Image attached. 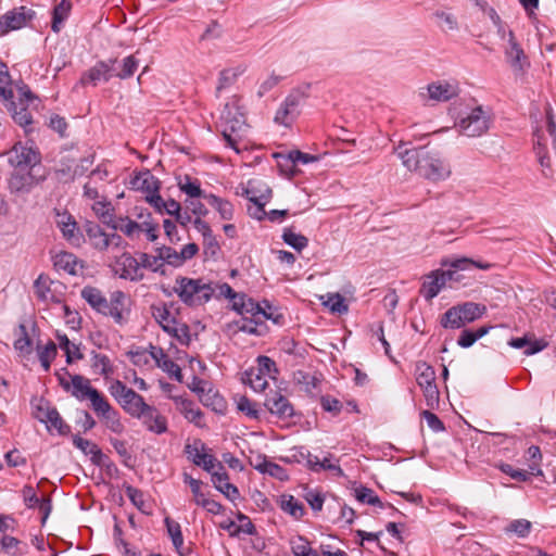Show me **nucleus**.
Wrapping results in <instances>:
<instances>
[{
    "instance_id": "obj_1",
    "label": "nucleus",
    "mask_w": 556,
    "mask_h": 556,
    "mask_svg": "<svg viewBox=\"0 0 556 556\" xmlns=\"http://www.w3.org/2000/svg\"><path fill=\"white\" fill-rule=\"evenodd\" d=\"M399 156L408 170L433 182L445 180L452 174L450 164L437 152L426 148L400 151Z\"/></svg>"
},
{
    "instance_id": "obj_2",
    "label": "nucleus",
    "mask_w": 556,
    "mask_h": 556,
    "mask_svg": "<svg viewBox=\"0 0 556 556\" xmlns=\"http://www.w3.org/2000/svg\"><path fill=\"white\" fill-rule=\"evenodd\" d=\"M81 298L96 312L112 317L116 324L123 325L126 321V294L123 291L116 290L112 292L110 300H108L98 288L86 286L81 290Z\"/></svg>"
},
{
    "instance_id": "obj_3",
    "label": "nucleus",
    "mask_w": 556,
    "mask_h": 556,
    "mask_svg": "<svg viewBox=\"0 0 556 556\" xmlns=\"http://www.w3.org/2000/svg\"><path fill=\"white\" fill-rule=\"evenodd\" d=\"M174 291L182 303L188 306H199L208 302L215 293L212 283L203 279H192L188 277H177Z\"/></svg>"
},
{
    "instance_id": "obj_4",
    "label": "nucleus",
    "mask_w": 556,
    "mask_h": 556,
    "mask_svg": "<svg viewBox=\"0 0 556 556\" xmlns=\"http://www.w3.org/2000/svg\"><path fill=\"white\" fill-rule=\"evenodd\" d=\"M486 306L475 302H465L448 308L441 317V325L447 329H459L482 317Z\"/></svg>"
},
{
    "instance_id": "obj_5",
    "label": "nucleus",
    "mask_w": 556,
    "mask_h": 556,
    "mask_svg": "<svg viewBox=\"0 0 556 556\" xmlns=\"http://www.w3.org/2000/svg\"><path fill=\"white\" fill-rule=\"evenodd\" d=\"M491 124V114L482 106H477L466 116L462 117L455 126L459 134L469 138H476L486 134Z\"/></svg>"
},
{
    "instance_id": "obj_6",
    "label": "nucleus",
    "mask_w": 556,
    "mask_h": 556,
    "mask_svg": "<svg viewBox=\"0 0 556 556\" xmlns=\"http://www.w3.org/2000/svg\"><path fill=\"white\" fill-rule=\"evenodd\" d=\"M0 97L5 101H10L9 110L12 113V117L15 123L20 126H27L31 123V114L27 110L26 105H22V103H16L12 101L13 99V89H12V80L8 71V67L4 63L0 61Z\"/></svg>"
},
{
    "instance_id": "obj_7",
    "label": "nucleus",
    "mask_w": 556,
    "mask_h": 556,
    "mask_svg": "<svg viewBox=\"0 0 556 556\" xmlns=\"http://www.w3.org/2000/svg\"><path fill=\"white\" fill-rule=\"evenodd\" d=\"M111 267L112 271L124 280L138 282L144 278L139 261L128 252L116 256Z\"/></svg>"
},
{
    "instance_id": "obj_8",
    "label": "nucleus",
    "mask_w": 556,
    "mask_h": 556,
    "mask_svg": "<svg viewBox=\"0 0 556 556\" xmlns=\"http://www.w3.org/2000/svg\"><path fill=\"white\" fill-rule=\"evenodd\" d=\"M504 52L515 76H523L530 67V61L511 30L508 31V45Z\"/></svg>"
},
{
    "instance_id": "obj_9",
    "label": "nucleus",
    "mask_w": 556,
    "mask_h": 556,
    "mask_svg": "<svg viewBox=\"0 0 556 556\" xmlns=\"http://www.w3.org/2000/svg\"><path fill=\"white\" fill-rule=\"evenodd\" d=\"M222 119L225 122V128L223 129V137L227 142V146L233 149L237 153L240 152L238 147L241 136L240 131L245 127V122L242 114L239 116L231 117V112L228 105L225 106V110L222 113Z\"/></svg>"
},
{
    "instance_id": "obj_10",
    "label": "nucleus",
    "mask_w": 556,
    "mask_h": 556,
    "mask_svg": "<svg viewBox=\"0 0 556 556\" xmlns=\"http://www.w3.org/2000/svg\"><path fill=\"white\" fill-rule=\"evenodd\" d=\"M9 163L17 168H33L41 161L40 153L33 147L24 146L22 142H17L8 152Z\"/></svg>"
},
{
    "instance_id": "obj_11",
    "label": "nucleus",
    "mask_w": 556,
    "mask_h": 556,
    "mask_svg": "<svg viewBox=\"0 0 556 556\" xmlns=\"http://www.w3.org/2000/svg\"><path fill=\"white\" fill-rule=\"evenodd\" d=\"M427 93L421 92L424 99L432 100L434 102H446L456 98L460 88L455 80H438L429 84L426 88Z\"/></svg>"
},
{
    "instance_id": "obj_12",
    "label": "nucleus",
    "mask_w": 556,
    "mask_h": 556,
    "mask_svg": "<svg viewBox=\"0 0 556 556\" xmlns=\"http://www.w3.org/2000/svg\"><path fill=\"white\" fill-rule=\"evenodd\" d=\"M442 266H448L451 268H454V270H441L439 269V274L441 278L444 279V285H446L448 281H459L460 276L457 275L456 270H466L470 266H475L482 270H488L492 267V264L488 262H480V261H473L468 257H460L453 261L444 260L441 263Z\"/></svg>"
},
{
    "instance_id": "obj_13",
    "label": "nucleus",
    "mask_w": 556,
    "mask_h": 556,
    "mask_svg": "<svg viewBox=\"0 0 556 556\" xmlns=\"http://www.w3.org/2000/svg\"><path fill=\"white\" fill-rule=\"evenodd\" d=\"M304 97L300 92L290 93L276 112L274 121L286 127L290 126L300 115V108Z\"/></svg>"
},
{
    "instance_id": "obj_14",
    "label": "nucleus",
    "mask_w": 556,
    "mask_h": 556,
    "mask_svg": "<svg viewBox=\"0 0 556 556\" xmlns=\"http://www.w3.org/2000/svg\"><path fill=\"white\" fill-rule=\"evenodd\" d=\"M34 15V12L21 7L12 10L0 17V36L8 34L10 30H16L26 25Z\"/></svg>"
},
{
    "instance_id": "obj_15",
    "label": "nucleus",
    "mask_w": 556,
    "mask_h": 556,
    "mask_svg": "<svg viewBox=\"0 0 556 556\" xmlns=\"http://www.w3.org/2000/svg\"><path fill=\"white\" fill-rule=\"evenodd\" d=\"M36 418L47 425L48 430L55 429L59 434H67L71 430L70 426L66 425L59 412L54 407H50L48 404L42 406L39 405L36 412Z\"/></svg>"
},
{
    "instance_id": "obj_16",
    "label": "nucleus",
    "mask_w": 556,
    "mask_h": 556,
    "mask_svg": "<svg viewBox=\"0 0 556 556\" xmlns=\"http://www.w3.org/2000/svg\"><path fill=\"white\" fill-rule=\"evenodd\" d=\"M152 314L164 331L180 339L178 331H182L187 336L188 327L186 325L178 326L169 309L163 306H152Z\"/></svg>"
},
{
    "instance_id": "obj_17",
    "label": "nucleus",
    "mask_w": 556,
    "mask_h": 556,
    "mask_svg": "<svg viewBox=\"0 0 556 556\" xmlns=\"http://www.w3.org/2000/svg\"><path fill=\"white\" fill-rule=\"evenodd\" d=\"M150 356L156 363L157 367L168 374L176 381H182V374L180 367L169 358L165 351L160 346H150Z\"/></svg>"
},
{
    "instance_id": "obj_18",
    "label": "nucleus",
    "mask_w": 556,
    "mask_h": 556,
    "mask_svg": "<svg viewBox=\"0 0 556 556\" xmlns=\"http://www.w3.org/2000/svg\"><path fill=\"white\" fill-rule=\"evenodd\" d=\"M116 60L100 61L92 66L83 77L81 83L97 85L99 81H109L114 76Z\"/></svg>"
},
{
    "instance_id": "obj_19",
    "label": "nucleus",
    "mask_w": 556,
    "mask_h": 556,
    "mask_svg": "<svg viewBox=\"0 0 556 556\" xmlns=\"http://www.w3.org/2000/svg\"><path fill=\"white\" fill-rule=\"evenodd\" d=\"M135 418L142 419L146 428L153 433L162 434L167 431L166 418L162 416L155 407L149 404L142 409V413Z\"/></svg>"
},
{
    "instance_id": "obj_20",
    "label": "nucleus",
    "mask_w": 556,
    "mask_h": 556,
    "mask_svg": "<svg viewBox=\"0 0 556 556\" xmlns=\"http://www.w3.org/2000/svg\"><path fill=\"white\" fill-rule=\"evenodd\" d=\"M202 450H199L195 445H187L186 453L188 457L197 466H201L205 471L212 472L216 471L215 468L223 470V465L218 462L213 455L206 454Z\"/></svg>"
},
{
    "instance_id": "obj_21",
    "label": "nucleus",
    "mask_w": 556,
    "mask_h": 556,
    "mask_svg": "<svg viewBox=\"0 0 556 556\" xmlns=\"http://www.w3.org/2000/svg\"><path fill=\"white\" fill-rule=\"evenodd\" d=\"M264 405L267 409L279 418H290L294 415V409L289 400L279 392L268 395Z\"/></svg>"
},
{
    "instance_id": "obj_22",
    "label": "nucleus",
    "mask_w": 556,
    "mask_h": 556,
    "mask_svg": "<svg viewBox=\"0 0 556 556\" xmlns=\"http://www.w3.org/2000/svg\"><path fill=\"white\" fill-rule=\"evenodd\" d=\"M233 308L241 315L250 314L254 318L274 319L273 313H266L265 307L244 294H240L238 301L233 302Z\"/></svg>"
},
{
    "instance_id": "obj_23",
    "label": "nucleus",
    "mask_w": 556,
    "mask_h": 556,
    "mask_svg": "<svg viewBox=\"0 0 556 556\" xmlns=\"http://www.w3.org/2000/svg\"><path fill=\"white\" fill-rule=\"evenodd\" d=\"M73 444L80 450L85 455L90 456V460L96 466H104L108 460V456L102 453L99 446L78 434L73 435Z\"/></svg>"
},
{
    "instance_id": "obj_24",
    "label": "nucleus",
    "mask_w": 556,
    "mask_h": 556,
    "mask_svg": "<svg viewBox=\"0 0 556 556\" xmlns=\"http://www.w3.org/2000/svg\"><path fill=\"white\" fill-rule=\"evenodd\" d=\"M243 194L249 201L268 202L273 197L271 188L260 178L250 179Z\"/></svg>"
},
{
    "instance_id": "obj_25",
    "label": "nucleus",
    "mask_w": 556,
    "mask_h": 556,
    "mask_svg": "<svg viewBox=\"0 0 556 556\" xmlns=\"http://www.w3.org/2000/svg\"><path fill=\"white\" fill-rule=\"evenodd\" d=\"M212 482L213 485L222 492L228 500L235 502L239 497V490L236 485L228 482V475L223 468V470L216 469V471L212 472Z\"/></svg>"
},
{
    "instance_id": "obj_26",
    "label": "nucleus",
    "mask_w": 556,
    "mask_h": 556,
    "mask_svg": "<svg viewBox=\"0 0 556 556\" xmlns=\"http://www.w3.org/2000/svg\"><path fill=\"white\" fill-rule=\"evenodd\" d=\"M445 287L444 279L441 278L439 269L432 270L425 277L422 286L420 288V294L427 300L431 301L434 299L440 291Z\"/></svg>"
},
{
    "instance_id": "obj_27",
    "label": "nucleus",
    "mask_w": 556,
    "mask_h": 556,
    "mask_svg": "<svg viewBox=\"0 0 556 556\" xmlns=\"http://www.w3.org/2000/svg\"><path fill=\"white\" fill-rule=\"evenodd\" d=\"M508 345L514 349H525V355L530 356L544 350L547 346V342L544 340H532L525 336L522 338H511L508 341Z\"/></svg>"
},
{
    "instance_id": "obj_28",
    "label": "nucleus",
    "mask_w": 556,
    "mask_h": 556,
    "mask_svg": "<svg viewBox=\"0 0 556 556\" xmlns=\"http://www.w3.org/2000/svg\"><path fill=\"white\" fill-rule=\"evenodd\" d=\"M86 235L92 247L99 251L108 250V233L93 222H87L85 225Z\"/></svg>"
},
{
    "instance_id": "obj_29",
    "label": "nucleus",
    "mask_w": 556,
    "mask_h": 556,
    "mask_svg": "<svg viewBox=\"0 0 556 556\" xmlns=\"http://www.w3.org/2000/svg\"><path fill=\"white\" fill-rule=\"evenodd\" d=\"M279 507L282 511L290 515L294 519H301L305 514L304 505L293 495L282 494L279 498Z\"/></svg>"
},
{
    "instance_id": "obj_30",
    "label": "nucleus",
    "mask_w": 556,
    "mask_h": 556,
    "mask_svg": "<svg viewBox=\"0 0 556 556\" xmlns=\"http://www.w3.org/2000/svg\"><path fill=\"white\" fill-rule=\"evenodd\" d=\"M33 187V176L29 172L15 170L9 179V189L12 193L28 192Z\"/></svg>"
},
{
    "instance_id": "obj_31",
    "label": "nucleus",
    "mask_w": 556,
    "mask_h": 556,
    "mask_svg": "<svg viewBox=\"0 0 556 556\" xmlns=\"http://www.w3.org/2000/svg\"><path fill=\"white\" fill-rule=\"evenodd\" d=\"M331 459H332V456L330 454L328 456L324 457L323 459H319L318 456L307 453V464L312 470H314V471L330 470V471H334L338 476H343V471H342L341 467L339 465L332 463Z\"/></svg>"
},
{
    "instance_id": "obj_32",
    "label": "nucleus",
    "mask_w": 556,
    "mask_h": 556,
    "mask_svg": "<svg viewBox=\"0 0 556 556\" xmlns=\"http://www.w3.org/2000/svg\"><path fill=\"white\" fill-rule=\"evenodd\" d=\"M203 198L207 201V203L213 206L222 219L230 220L233 217V205L225 199H222L215 194L203 195Z\"/></svg>"
},
{
    "instance_id": "obj_33",
    "label": "nucleus",
    "mask_w": 556,
    "mask_h": 556,
    "mask_svg": "<svg viewBox=\"0 0 556 556\" xmlns=\"http://www.w3.org/2000/svg\"><path fill=\"white\" fill-rule=\"evenodd\" d=\"M236 326H237L238 330L249 333V334H255V336H262L266 329L264 319L261 317H258V318L242 317L241 319L236 321Z\"/></svg>"
},
{
    "instance_id": "obj_34",
    "label": "nucleus",
    "mask_w": 556,
    "mask_h": 556,
    "mask_svg": "<svg viewBox=\"0 0 556 556\" xmlns=\"http://www.w3.org/2000/svg\"><path fill=\"white\" fill-rule=\"evenodd\" d=\"M147 405L143 397L134 390L130 391L121 404L123 409L132 417L139 416Z\"/></svg>"
},
{
    "instance_id": "obj_35",
    "label": "nucleus",
    "mask_w": 556,
    "mask_h": 556,
    "mask_svg": "<svg viewBox=\"0 0 556 556\" xmlns=\"http://www.w3.org/2000/svg\"><path fill=\"white\" fill-rule=\"evenodd\" d=\"M94 388L91 387L90 381L80 376V375H74L72 376V388L71 392L74 397H76L79 401H84L88 399V395L93 391Z\"/></svg>"
},
{
    "instance_id": "obj_36",
    "label": "nucleus",
    "mask_w": 556,
    "mask_h": 556,
    "mask_svg": "<svg viewBox=\"0 0 556 556\" xmlns=\"http://www.w3.org/2000/svg\"><path fill=\"white\" fill-rule=\"evenodd\" d=\"M134 189L142 190L147 194H151L159 190L157 180L150 174V172L140 173L131 180Z\"/></svg>"
},
{
    "instance_id": "obj_37",
    "label": "nucleus",
    "mask_w": 556,
    "mask_h": 556,
    "mask_svg": "<svg viewBox=\"0 0 556 556\" xmlns=\"http://www.w3.org/2000/svg\"><path fill=\"white\" fill-rule=\"evenodd\" d=\"M15 336L17 337L13 343L15 351L22 356L29 355L31 353V340L24 324L18 325Z\"/></svg>"
},
{
    "instance_id": "obj_38",
    "label": "nucleus",
    "mask_w": 556,
    "mask_h": 556,
    "mask_svg": "<svg viewBox=\"0 0 556 556\" xmlns=\"http://www.w3.org/2000/svg\"><path fill=\"white\" fill-rule=\"evenodd\" d=\"M491 328V326H482L475 331L464 329L458 337L457 344L464 349L470 348L477 340L484 337Z\"/></svg>"
},
{
    "instance_id": "obj_39",
    "label": "nucleus",
    "mask_w": 556,
    "mask_h": 556,
    "mask_svg": "<svg viewBox=\"0 0 556 556\" xmlns=\"http://www.w3.org/2000/svg\"><path fill=\"white\" fill-rule=\"evenodd\" d=\"M534 151L542 166L543 175L547 178H552L554 175L552 157L545 146L541 143L540 138H538V141L534 143Z\"/></svg>"
},
{
    "instance_id": "obj_40",
    "label": "nucleus",
    "mask_w": 556,
    "mask_h": 556,
    "mask_svg": "<svg viewBox=\"0 0 556 556\" xmlns=\"http://www.w3.org/2000/svg\"><path fill=\"white\" fill-rule=\"evenodd\" d=\"M180 413L185 416V418L197 425L198 427H203L202 424L203 420V413L199 407H197L191 401L189 400H181L180 401Z\"/></svg>"
},
{
    "instance_id": "obj_41",
    "label": "nucleus",
    "mask_w": 556,
    "mask_h": 556,
    "mask_svg": "<svg viewBox=\"0 0 556 556\" xmlns=\"http://www.w3.org/2000/svg\"><path fill=\"white\" fill-rule=\"evenodd\" d=\"M72 9V3L70 0H62L55 8L53 9V18L51 28L54 33H59L62 27V23L67 18Z\"/></svg>"
},
{
    "instance_id": "obj_42",
    "label": "nucleus",
    "mask_w": 556,
    "mask_h": 556,
    "mask_svg": "<svg viewBox=\"0 0 556 556\" xmlns=\"http://www.w3.org/2000/svg\"><path fill=\"white\" fill-rule=\"evenodd\" d=\"M416 381L420 388L427 387L435 382V371L432 366L425 362L416 365Z\"/></svg>"
},
{
    "instance_id": "obj_43",
    "label": "nucleus",
    "mask_w": 556,
    "mask_h": 556,
    "mask_svg": "<svg viewBox=\"0 0 556 556\" xmlns=\"http://www.w3.org/2000/svg\"><path fill=\"white\" fill-rule=\"evenodd\" d=\"M54 266L71 275L77 274V258L73 253H58L54 257Z\"/></svg>"
},
{
    "instance_id": "obj_44",
    "label": "nucleus",
    "mask_w": 556,
    "mask_h": 556,
    "mask_svg": "<svg viewBox=\"0 0 556 556\" xmlns=\"http://www.w3.org/2000/svg\"><path fill=\"white\" fill-rule=\"evenodd\" d=\"M244 68L238 66L236 68H226L223 70L219 74L218 85L216 87V92L219 93L222 90L230 87L236 83L238 77L243 74Z\"/></svg>"
},
{
    "instance_id": "obj_45",
    "label": "nucleus",
    "mask_w": 556,
    "mask_h": 556,
    "mask_svg": "<svg viewBox=\"0 0 556 556\" xmlns=\"http://www.w3.org/2000/svg\"><path fill=\"white\" fill-rule=\"evenodd\" d=\"M323 304L328 307L331 313L343 315L349 312V305L340 293H327Z\"/></svg>"
},
{
    "instance_id": "obj_46",
    "label": "nucleus",
    "mask_w": 556,
    "mask_h": 556,
    "mask_svg": "<svg viewBox=\"0 0 556 556\" xmlns=\"http://www.w3.org/2000/svg\"><path fill=\"white\" fill-rule=\"evenodd\" d=\"M88 399L91 403V408L99 417H102L113 408L106 397L97 389L91 391V393L88 395Z\"/></svg>"
},
{
    "instance_id": "obj_47",
    "label": "nucleus",
    "mask_w": 556,
    "mask_h": 556,
    "mask_svg": "<svg viewBox=\"0 0 556 556\" xmlns=\"http://www.w3.org/2000/svg\"><path fill=\"white\" fill-rule=\"evenodd\" d=\"M290 546L294 556H319L317 551L312 548L309 541L303 536L291 539Z\"/></svg>"
},
{
    "instance_id": "obj_48",
    "label": "nucleus",
    "mask_w": 556,
    "mask_h": 556,
    "mask_svg": "<svg viewBox=\"0 0 556 556\" xmlns=\"http://www.w3.org/2000/svg\"><path fill=\"white\" fill-rule=\"evenodd\" d=\"M282 240L298 252H301L308 245V239L301 233H296L292 228L283 230Z\"/></svg>"
},
{
    "instance_id": "obj_49",
    "label": "nucleus",
    "mask_w": 556,
    "mask_h": 556,
    "mask_svg": "<svg viewBox=\"0 0 556 556\" xmlns=\"http://www.w3.org/2000/svg\"><path fill=\"white\" fill-rule=\"evenodd\" d=\"M59 345L66 354V362L71 364L75 359H81L84 357L79 350V346L70 341L67 336H58Z\"/></svg>"
},
{
    "instance_id": "obj_50",
    "label": "nucleus",
    "mask_w": 556,
    "mask_h": 556,
    "mask_svg": "<svg viewBox=\"0 0 556 556\" xmlns=\"http://www.w3.org/2000/svg\"><path fill=\"white\" fill-rule=\"evenodd\" d=\"M59 225H60L61 231L66 240L71 241L72 243H75V244L79 243V241H80L79 231H78L76 222L71 216H67L66 220L62 219L59 223Z\"/></svg>"
},
{
    "instance_id": "obj_51",
    "label": "nucleus",
    "mask_w": 556,
    "mask_h": 556,
    "mask_svg": "<svg viewBox=\"0 0 556 556\" xmlns=\"http://www.w3.org/2000/svg\"><path fill=\"white\" fill-rule=\"evenodd\" d=\"M244 375L245 381L255 392H262L267 388L268 382L265 379V375L258 372V369L251 368L250 370H247Z\"/></svg>"
},
{
    "instance_id": "obj_52",
    "label": "nucleus",
    "mask_w": 556,
    "mask_h": 556,
    "mask_svg": "<svg viewBox=\"0 0 556 556\" xmlns=\"http://www.w3.org/2000/svg\"><path fill=\"white\" fill-rule=\"evenodd\" d=\"M91 362L92 368L99 375L108 377L113 372L110 358L106 355L92 352Z\"/></svg>"
},
{
    "instance_id": "obj_53",
    "label": "nucleus",
    "mask_w": 556,
    "mask_h": 556,
    "mask_svg": "<svg viewBox=\"0 0 556 556\" xmlns=\"http://www.w3.org/2000/svg\"><path fill=\"white\" fill-rule=\"evenodd\" d=\"M184 482L187 483L190 486L191 493H192V501L193 503L199 506V503L203 502L205 497L207 496L202 491L203 482L201 480L192 478L189 473L185 472L182 475Z\"/></svg>"
},
{
    "instance_id": "obj_54",
    "label": "nucleus",
    "mask_w": 556,
    "mask_h": 556,
    "mask_svg": "<svg viewBox=\"0 0 556 556\" xmlns=\"http://www.w3.org/2000/svg\"><path fill=\"white\" fill-rule=\"evenodd\" d=\"M96 215L108 226L114 224L113 207L110 202L98 201L92 206Z\"/></svg>"
},
{
    "instance_id": "obj_55",
    "label": "nucleus",
    "mask_w": 556,
    "mask_h": 556,
    "mask_svg": "<svg viewBox=\"0 0 556 556\" xmlns=\"http://www.w3.org/2000/svg\"><path fill=\"white\" fill-rule=\"evenodd\" d=\"M156 253H159V258L163 263L172 265L174 267H179L182 265L181 257L179 252L170 247H161L156 249Z\"/></svg>"
},
{
    "instance_id": "obj_56",
    "label": "nucleus",
    "mask_w": 556,
    "mask_h": 556,
    "mask_svg": "<svg viewBox=\"0 0 556 556\" xmlns=\"http://www.w3.org/2000/svg\"><path fill=\"white\" fill-rule=\"evenodd\" d=\"M165 526L167 529V533L170 536L173 544L177 551H179L184 544V538L180 529V525L174 520H172L169 517H166Z\"/></svg>"
},
{
    "instance_id": "obj_57",
    "label": "nucleus",
    "mask_w": 556,
    "mask_h": 556,
    "mask_svg": "<svg viewBox=\"0 0 556 556\" xmlns=\"http://www.w3.org/2000/svg\"><path fill=\"white\" fill-rule=\"evenodd\" d=\"M355 497L358 502L383 508V504L378 495L369 488L362 486L355 490Z\"/></svg>"
},
{
    "instance_id": "obj_58",
    "label": "nucleus",
    "mask_w": 556,
    "mask_h": 556,
    "mask_svg": "<svg viewBox=\"0 0 556 556\" xmlns=\"http://www.w3.org/2000/svg\"><path fill=\"white\" fill-rule=\"evenodd\" d=\"M139 65V61L135 55H128L122 61V68L119 72L114 73V76L121 79H127L131 77L137 71Z\"/></svg>"
},
{
    "instance_id": "obj_59",
    "label": "nucleus",
    "mask_w": 556,
    "mask_h": 556,
    "mask_svg": "<svg viewBox=\"0 0 556 556\" xmlns=\"http://www.w3.org/2000/svg\"><path fill=\"white\" fill-rule=\"evenodd\" d=\"M55 355H56V345L52 341H50L43 348H38V358H39L45 371H48L50 369V364H51L52 359L55 357Z\"/></svg>"
},
{
    "instance_id": "obj_60",
    "label": "nucleus",
    "mask_w": 556,
    "mask_h": 556,
    "mask_svg": "<svg viewBox=\"0 0 556 556\" xmlns=\"http://www.w3.org/2000/svg\"><path fill=\"white\" fill-rule=\"evenodd\" d=\"M527 459L530 462L529 469L531 475L541 476L543 472L540 469L542 454L536 445H531L527 451Z\"/></svg>"
},
{
    "instance_id": "obj_61",
    "label": "nucleus",
    "mask_w": 556,
    "mask_h": 556,
    "mask_svg": "<svg viewBox=\"0 0 556 556\" xmlns=\"http://www.w3.org/2000/svg\"><path fill=\"white\" fill-rule=\"evenodd\" d=\"M273 156L277 160V166L279 167L281 173L287 174L289 176L294 175L295 165L292 159V151H290L288 154L274 153Z\"/></svg>"
},
{
    "instance_id": "obj_62",
    "label": "nucleus",
    "mask_w": 556,
    "mask_h": 556,
    "mask_svg": "<svg viewBox=\"0 0 556 556\" xmlns=\"http://www.w3.org/2000/svg\"><path fill=\"white\" fill-rule=\"evenodd\" d=\"M256 369H258V372H262L271 379H276V376L279 372L276 363L270 357L264 355L257 357Z\"/></svg>"
},
{
    "instance_id": "obj_63",
    "label": "nucleus",
    "mask_w": 556,
    "mask_h": 556,
    "mask_svg": "<svg viewBox=\"0 0 556 556\" xmlns=\"http://www.w3.org/2000/svg\"><path fill=\"white\" fill-rule=\"evenodd\" d=\"M112 228L115 230H121L123 233H125L127 237L132 238L136 233L141 231L140 224L131 220L128 217L119 218L118 224H113Z\"/></svg>"
},
{
    "instance_id": "obj_64",
    "label": "nucleus",
    "mask_w": 556,
    "mask_h": 556,
    "mask_svg": "<svg viewBox=\"0 0 556 556\" xmlns=\"http://www.w3.org/2000/svg\"><path fill=\"white\" fill-rule=\"evenodd\" d=\"M108 429L112 432L121 434L124 431V425L121 421L118 412L112 408L101 417Z\"/></svg>"
}]
</instances>
